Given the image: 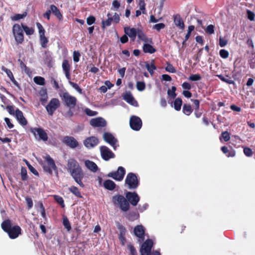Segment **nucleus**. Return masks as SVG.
<instances>
[{
    "mask_svg": "<svg viewBox=\"0 0 255 255\" xmlns=\"http://www.w3.org/2000/svg\"><path fill=\"white\" fill-rule=\"evenodd\" d=\"M60 106L59 100L57 98H52L48 104L46 106L45 108L48 114L52 116L55 111Z\"/></svg>",
    "mask_w": 255,
    "mask_h": 255,
    "instance_id": "12",
    "label": "nucleus"
},
{
    "mask_svg": "<svg viewBox=\"0 0 255 255\" xmlns=\"http://www.w3.org/2000/svg\"><path fill=\"white\" fill-rule=\"evenodd\" d=\"M54 199L62 208L65 207L64 201L62 197L59 195H54Z\"/></svg>",
    "mask_w": 255,
    "mask_h": 255,
    "instance_id": "45",
    "label": "nucleus"
},
{
    "mask_svg": "<svg viewBox=\"0 0 255 255\" xmlns=\"http://www.w3.org/2000/svg\"><path fill=\"white\" fill-rule=\"evenodd\" d=\"M103 185L106 189L110 191L114 190L116 186L115 183L110 179L105 180L103 183Z\"/></svg>",
    "mask_w": 255,
    "mask_h": 255,
    "instance_id": "29",
    "label": "nucleus"
},
{
    "mask_svg": "<svg viewBox=\"0 0 255 255\" xmlns=\"http://www.w3.org/2000/svg\"><path fill=\"white\" fill-rule=\"evenodd\" d=\"M63 224L65 228L68 230L70 231L71 229V224L67 217L63 218Z\"/></svg>",
    "mask_w": 255,
    "mask_h": 255,
    "instance_id": "48",
    "label": "nucleus"
},
{
    "mask_svg": "<svg viewBox=\"0 0 255 255\" xmlns=\"http://www.w3.org/2000/svg\"><path fill=\"white\" fill-rule=\"evenodd\" d=\"M15 116L19 124L22 126L27 124V121L24 117L23 113L19 109H16L15 111Z\"/></svg>",
    "mask_w": 255,
    "mask_h": 255,
    "instance_id": "21",
    "label": "nucleus"
},
{
    "mask_svg": "<svg viewBox=\"0 0 255 255\" xmlns=\"http://www.w3.org/2000/svg\"><path fill=\"white\" fill-rule=\"evenodd\" d=\"M23 30L17 23L12 26V33L17 44H21L24 41Z\"/></svg>",
    "mask_w": 255,
    "mask_h": 255,
    "instance_id": "10",
    "label": "nucleus"
},
{
    "mask_svg": "<svg viewBox=\"0 0 255 255\" xmlns=\"http://www.w3.org/2000/svg\"><path fill=\"white\" fill-rule=\"evenodd\" d=\"M128 249L130 252V255H137L136 251L133 245L131 244L128 245Z\"/></svg>",
    "mask_w": 255,
    "mask_h": 255,
    "instance_id": "58",
    "label": "nucleus"
},
{
    "mask_svg": "<svg viewBox=\"0 0 255 255\" xmlns=\"http://www.w3.org/2000/svg\"><path fill=\"white\" fill-rule=\"evenodd\" d=\"M136 88L139 91H142L145 88V84L144 82L138 81L136 83Z\"/></svg>",
    "mask_w": 255,
    "mask_h": 255,
    "instance_id": "51",
    "label": "nucleus"
},
{
    "mask_svg": "<svg viewBox=\"0 0 255 255\" xmlns=\"http://www.w3.org/2000/svg\"><path fill=\"white\" fill-rule=\"evenodd\" d=\"M121 6V4L117 0H114L112 2V9L118 10Z\"/></svg>",
    "mask_w": 255,
    "mask_h": 255,
    "instance_id": "62",
    "label": "nucleus"
},
{
    "mask_svg": "<svg viewBox=\"0 0 255 255\" xmlns=\"http://www.w3.org/2000/svg\"><path fill=\"white\" fill-rule=\"evenodd\" d=\"M39 95L40 96V101L42 104L44 105V103H46L48 99L47 90L46 89H41L39 92Z\"/></svg>",
    "mask_w": 255,
    "mask_h": 255,
    "instance_id": "30",
    "label": "nucleus"
},
{
    "mask_svg": "<svg viewBox=\"0 0 255 255\" xmlns=\"http://www.w3.org/2000/svg\"><path fill=\"white\" fill-rule=\"evenodd\" d=\"M20 175L21 179L22 181H26L28 179V176L27 174V170L25 167H21L20 171Z\"/></svg>",
    "mask_w": 255,
    "mask_h": 255,
    "instance_id": "44",
    "label": "nucleus"
},
{
    "mask_svg": "<svg viewBox=\"0 0 255 255\" xmlns=\"http://www.w3.org/2000/svg\"><path fill=\"white\" fill-rule=\"evenodd\" d=\"M26 163L31 172L35 175H38V171L28 162L27 161Z\"/></svg>",
    "mask_w": 255,
    "mask_h": 255,
    "instance_id": "57",
    "label": "nucleus"
},
{
    "mask_svg": "<svg viewBox=\"0 0 255 255\" xmlns=\"http://www.w3.org/2000/svg\"><path fill=\"white\" fill-rule=\"evenodd\" d=\"M27 15L26 12H24L22 14H16L11 17V19L13 21L18 20L25 17Z\"/></svg>",
    "mask_w": 255,
    "mask_h": 255,
    "instance_id": "46",
    "label": "nucleus"
},
{
    "mask_svg": "<svg viewBox=\"0 0 255 255\" xmlns=\"http://www.w3.org/2000/svg\"><path fill=\"white\" fill-rule=\"evenodd\" d=\"M90 124L93 127H104L106 126L107 123L103 118L98 117L92 119L90 121Z\"/></svg>",
    "mask_w": 255,
    "mask_h": 255,
    "instance_id": "20",
    "label": "nucleus"
},
{
    "mask_svg": "<svg viewBox=\"0 0 255 255\" xmlns=\"http://www.w3.org/2000/svg\"><path fill=\"white\" fill-rule=\"evenodd\" d=\"M81 54L78 51H74L73 52V60L75 62H78L80 60V57Z\"/></svg>",
    "mask_w": 255,
    "mask_h": 255,
    "instance_id": "60",
    "label": "nucleus"
},
{
    "mask_svg": "<svg viewBox=\"0 0 255 255\" xmlns=\"http://www.w3.org/2000/svg\"><path fill=\"white\" fill-rule=\"evenodd\" d=\"M244 153L248 157L252 156L253 154L252 149L248 147L244 148Z\"/></svg>",
    "mask_w": 255,
    "mask_h": 255,
    "instance_id": "55",
    "label": "nucleus"
},
{
    "mask_svg": "<svg viewBox=\"0 0 255 255\" xmlns=\"http://www.w3.org/2000/svg\"><path fill=\"white\" fill-rule=\"evenodd\" d=\"M192 111L193 110L190 105L187 104L183 105L182 112L185 115L189 116L192 113Z\"/></svg>",
    "mask_w": 255,
    "mask_h": 255,
    "instance_id": "36",
    "label": "nucleus"
},
{
    "mask_svg": "<svg viewBox=\"0 0 255 255\" xmlns=\"http://www.w3.org/2000/svg\"><path fill=\"white\" fill-rule=\"evenodd\" d=\"M99 139L94 136L86 138L83 141L84 145L88 148H92L97 145L99 143Z\"/></svg>",
    "mask_w": 255,
    "mask_h": 255,
    "instance_id": "17",
    "label": "nucleus"
},
{
    "mask_svg": "<svg viewBox=\"0 0 255 255\" xmlns=\"http://www.w3.org/2000/svg\"><path fill=\"white\" fill-rule=\"evenodd\" d=\"M145 67L147 71L149 72L150 75H153L154 73V70L156 69V67L154 64L153 61L151 64H149L148 62H145Z\"/></svg>",
    "mask_w": 255,
    "mask_h": 255,
    "instance_id": "33",
    "label": "nucleus"
},
{
    "mask_svg": "<svg viewBox=\"0 0 255 255\" xmlns=\"http://www.w3.org/2000/svg\"><path fill=\"white\" fill-rule=\"evenodd\" d=\"M134 235L139 238L140 241L144 240L145 229L142 225L136 226L133 230Z\"/></svg>",
    "mask_w": 255,
    "mask_h": 255,
    "instance_id": "19",
    "label": "nucleus"
},
{
    "mask_svg": "<svg viewBox=\"0 0 255 255\" xmlns=\"http://www.w3.org/2000/svg\"><path fill=\"white\" fill-rule=\"evenodd\" d=\"M125 34H127L133 41H134L137 34L138 29L126 27L124 28Z\"/></svg>",
    "mask_w": 255,
    "mask_h": 255,
    "instance_id": "24",
    "label": "nucleus"
},
{
    "mask_svg": "<svg viewBox=\"0 0 255 255\" xmlns=\"http://www.w3.org/2000/svg\"><path fill=\"white\" fill-rule=\"evenodd\" d=\"M1 107L3 109H6L7 110L8 112L10 115H15V111L14 109L13 106L8 105L6 107H5L3 105H1Z\"/></svg>",
    "mask_w": 255,
    "mask_h": 255,
    "instance_id": "49",
    "label": "nucleus"
},
{
    "mask_svg": "<svg viewBox=\"0 0 255 255\" xmlns=\"http://www.w3.org/2000/svg\"><path fill=\"white\" fill-rule=\"evenodd\" d=\"M143 51L144 53L152 54L156 51V49L150 44L146 43L143 45Z\"/></svg>",
    "mask_w": 255,
    "mask_h": 255,
    "instance_id": "31",
    "label": "nucleus"
},
{
    "mask_svg": "<svg viewBox=\"0 0 255 255\" xmlns=\"http://www.w3.org/2000/svg\"><path fill=\"white\" fill-rule=\"evenodd\" d=\"M166 65L167 66L165 67V70L167 72L172 73H176V70L171 64H170L169 62H167Z\"/></svg>",
    "mask_w": 255,
    "mask_h": 255,
    "instance_id": "47",
    "label": "nucleus"
},
{
    "mask_svg": "<svg viewBox=\"0 0 255 255\" xmlns=\"http://www.w3.org/2000/svg\"><path fill=\"white\" fill-rule=\"evenodd\" d=\"M138 216V214L135 212H130L127 214L126 217L128 220L133 221L137 219Z\"/></svg>",
    "mask_w": 255,
    "mask_h": 255,
    "instance_id": "40",
    "label": "nucleus"
},
{
    "mask_svg": "<svg viewBox=\"0 0 255 255\" xmlns=\"http://www.w3.org/2000/svg\"><path fill=\"white\" fill-rule=\"evenodd\" d=\"M59 96L65 106L68 107L69 109L75 108L77 102L76 97L71 96L67 92L60 93Z\"/></svg>",
    "mask_w": 255,
    "mask_h": 255,
    "instance_id": "4",
    "label": "nucleus"
},
{
    "mask_svg": "<svg viewBox=\"0 0 255 255\" xmlns=\"http://www.w3.org/2000/svg\"><path fill=\"white\" fill-rule=\"evenodd\" d=\"M123 99L128 103L133 106H137L138 104L130 92H126L123 94Z\"/></svg>",
    "mask_w": 255,
    "mask_h": 255,
    "instance_id": "22",
    "label": "nucleus"
},
{
    "mask_svg": "<svg viewBox=\"0 0 255 255\" xmlns=\"http://www.w3.org/2000/svg\"><path fill=\"white\" fill-rule=\"evenodd\" d=\"M34 82L37 85L43 86L45 85V79L41 76H36L33 79Z\"/></svg>",
    "mask_w": 255,
    "mask_h": 255,
    "instance_id": "41",
    "label": "nucleus"
},
{
    "mask_svg": "<svg viewBox=\"0 0 255 255\" xmlns=\"http://www.w3.org/2000/svg\"><path fill=\"white\" fill-rule=\"evenodd\" d=\"M112 201L113 204L123 212H127L130 208V205L127 199L122 195H115L112 197Z\"/></svg>",
    "mask_w": 255,
    "mask_h": 255,
    "instance_id": "2",
    "label": "nucleus"
},
{
    "mask_svg": "<svg viewBox=\"0 0 255 255\" xmlns=\"http://www.w3.org/2000/svg\"><path fill=\"white\" fill-rule=\"evenodd\" d=\"M1 227L11 239H15L21 234V228L18 225L12 226V222L9 219L4 220L1 224Z\"/></svg>",
    "mask_w": 255,
    "mask_h": 255,
    "instance_id": "1",
    "label": "nucleus"
},
{
    "mask_svg": "<svg viewBox=\"0 0 255 255\" xmlns=\"http://www.w3.org/2000/svg\"><path fill=\"white\" fill-rule=\"evenodd\" d=\"M222 151L226 154L228 157H234L236 155V152L234 149L229 150L227 146H224L221 147Z\"/></svg>",
    "mask_w": 255,
    "mask_h": 255,
    "instance_id": "32",
    "label": "nucleus"
},
{
    "mask_svg": "<svg viewBox=\"0 0 255 255\" xmlns=\"http://www.w3.org/2000/svg\"><path fill=\"white\" fill-rule=\"evenodd\" d=\"M182 104V100L180 98L175 99L173 103L174 108L176 111H179L181 110Z\"/></svg>",
    "mask_w": 255,
    "mask_h": 255,
    "instance_id": "37",
    "label": "nucleus"
},
{
    "mask_svg": "<svg viewBox=\"0 0 255 255\" xmlns=\"http://www.w3.org/2000/svg\"><path fill=\"white\" fill-rule=\"evenodd\" d=\"M62 67L63 71L65 74V76L66 78L69 80V84L72 86L75 90H76L79 93H81L82 89L78 86V85L75 83H74L70 81L71 80V75H70V70L71 66L69 64V61L67 59H64L63 61Z\"/></svg>",
    "mask_w": 255,
    "mask_h": 255,
    "instance_id": "3",
    "label": "nucleus"
},
{
    "mask_svg": "<svg viewBox=\"0 0 255 255\" xmlns=\"http://www.w3.org/2000/svg\"><path fill=\"white\" fill-rule=\"evenodd\" d=\"M104 140L107 143H109L116 150L117 147L119 146L118 144V140L114 135L110 133L106 132L103 134Z\"/></svg>",
    "mask_w": 255,
    "mask_h": 255,
    "instance_id": "16",
    "label": "nucleus"
},
{
    "mask_svg": "<svg viewBox=\"0 0 255 255\" xmlns=\"http://www.w3.org/2000/svg\"><path fill=\"white\" fill-rule=\"evenodd\" d=\"M63 142L71 148H75L79 145L78 141L74 137L71 136H64Z\"/></svg>",
    "mask_w": 255,
    "mask_h": 255,
    "instance_id": "18",
    "label": "nucleus"
},
{
    "mask_svg": "<svg viewBox=\"0 0 255 255\" xmlns=\"http://www.w3.org/2000/svg\"><path fill=\"white\" fill-rule=\"evenodd\" d=\"M45 159L46 161V164L43 165V168L44 171L51 175L53 173V170L57 172V168L56 165L54 160L50 157V156L49 155H47L45 157Z\"/></svg>",
    "mask_w": 255,
    "mask_h": 255,
    "instance_id": "9",
    "label": "nucleus"
},
{
    "mask_svg": "<svg viewBox=\"0 0 255 255\" xmlns=\"http://www.w3.org/2000/svg\"><path fill=\"white\" fill-rule=\"evenodd\" d=\"M85 112L87 115L90 117L96 116L98 114L97 112L92 111L89 108H86L85 110Z\"/></svg>",
    "mask_w": 255,
    "mask_h": 255,
    "instance_id": "54",
    "label": "nucleus"
},
{
    "mask_svg": "<svg viewBox=\"0 0 255 255\" xmlns=\"http://www.w3.org/2000/svg\"><path fill=\"white\" fill-rule=\"evenodd\" d=\"M153 245V242L151 239L146 240L141 245L140 253L141 255H161L158 251H153L151 253V249Z\"/></svg>",
    "mask_w": 255,
    "mask_h": 255,
    "instance_id": "5",
    "label": "nucleus"
},
{
    "mask_svg": "<svg viewBox=\"0 0 255 255\" xmlns=\"http://www.w3.org/2000/svg\"><path fill=\"white\" fill-rule=\"evenodd\" d=\"M165 25L163 23H160L155 24L153 26V28L156 29L157 31H159L161 29H163Z\"/></svg>",
    "mask_w": 255,
    "mask_h": 255,
    "instance_id": "63",
    "label": "nucleus"
},
{
    "mask_svg": "<svg viewBox=\"0 0 255 255\" xmlns=\"http://www.w3.org/2000/svg\"><path fill=\"white\" fill-rule=\"evenodd\" d=\"M137 36L138 38L141 40L146 42L148 41L147 37L144 33V32L142 31V30L140 29H138Z\"/></svg>",
    "mask_w": 255,
    "mask_h": 255,
    "instance_id": "42",
    "label": "nucleus"
},
{
    "mask_svg": "<svg viewBox=\"0 0 255 255\" xmlns=\"http://www.w3.org/2000/svg\"><path fill=\"white\" fill-rule=\"evenodd\" d=\"M125 174V169L122 166H119L116 171L109 173L108 177L112 178L116 181H121L123 180Z\"/></svg>",
    "mask_w": 255,
    "mask_h": 255,
    "instance_id": "11",
    "label": "nucleus"
},
{
    "mask_svg": "<svg viewBox=\"0 0 255 255\" xmlns=\"http://www.w3.org/2000/svg\"><path fill=\"white\" fill-rule=\"evenodd\" d=\"M201 76L198 74H192L190 75L189 77V80L192 81H199L201 80Z\"/></svg>",
    "mask_w": 255,
    "mask_h": 255,
    "instance_id": "53",
    "label": "nucleus"
},
{
    "mask_svg": "<svg viewBox=\"0 0 255 255\" xmlns=\"http://www.w3.org/2000/svg\"><path fill=\"white\" fill-rule=\"evenodd\" d=\"M1 70L2 71L4 72L7 76L9 78L11 81L12 83L17 88H20V86L18 83L15 80L14 77L13 75V74L10 69H8L5 68L4 66H2L1 68Z\"/></svg>",
    "mask_w": 255,
    "mask_h": 255,
    "instance_id": "25",
    "label": "nucleus"
},
{
    "mask_svg": "<svg viewBox=\"0 0 255 255\" xmlns=\"http://www.w3.org/2000/svg\"><path fill=\"white\" fill-rule=\"evenodd\" d=\"M85 165L88 169L93 172H96L98 169L97 164L94 162L89 160H85Z\"/></svg>",
    "mask_w": 255,
    "mask_h": 255,
    "instance_id": "28",
    "label": "nucleus"
},
{
    "mask_svg": "<svg viewBox=\"0 0 255 255\" xmlns=\"http://www.w3.org/2000/svg\"><path fill=\"white\" fill-rule=\"evenodd\" d=\"M125 195L128 203L133 206H136L140 200L139 196L135 192H127Z\"/></svg>",
    "mask_w": 255,
    "mask_h": 255,
    "instance_id": "13",
    "label": "nucleus"
},
{
    "mask_svg": "<svg viewBox=\"0 0 255 255\" xmlns=\"http://www.w3.org/2000/svg\"><path fill=\"white\" fill-rule=\"evenodd\" d=\"M68 189L75 196L80 198H82V196L78 187L75 186H72L69 187Z\"/></svg>",
    "mask_w": 255,
    "mask_h": 255,
    "instance_id": "35",
    "label": "nucleus"
},
{
    "mask_svg": "<svg viewBox=\"0 0 255 255\" xmlns=\"http://www.w3.org/2000/svg\"><path fill=\"white\" fill-rule=\"evenodd\" d=\"M125 184H127L129 189H135L139 185L137 176L133 173H128L125 180Z\"/></svg>",
    "mask_w": 255,
    "mask_h": 255,
    "instance_id": "8",
    "label": "nucleus"
},
{
    "mask_svg": "<svg viewBox=\"0 0 255 255\" xmlns=\"http://www.w3.org/2000/svg\"><path fill=\"white\" fill-rule=\"evenodd\" d=\"M220 56L224 59L227 58L229 56V52L225 49H221L219 52Z\"/></svg>",
    "mask_w": 255,
    "mask_h": 255,
    "instance_id": "52",
    "label": "nucleus"
},
{
    "mask_svg": "<svg viewBox=\"0 0 255 255\" xmlns=\"http://www.w3.org/2000/svg\"><path fill=\"white\" fill-rule=\"evenodd\" d=\"M107 16L108 18L106 20H102V28H104L106 26H109L111 25L112 22L113 21V18L112 17V14L109 12L107 14Z\"/></svg>",
    "mask_w": 255,
    "mask_h": 255,
    "instance_id": "34",
    "label": "nucleus"
},
{
    "mask_svg": "<svg viewBox=\"0 0 255 255\" xmlns=\"http://www.w3.org/2000/svg\"><path fill=\"white\" fill-rule=\"evenodd\" d=\"M81 167L78 161L74 158H70L68 160L67 164V169L69 172L74 169Z\"/></svg>",
    "mask_w": 255,
    "mask_h": 255,
    "instance_id": "23",
    "label": "nucleus"
},
{
    "mask_svg": "<svg viewBox=\"0 0 255 255\" xmlns=\"http://www.w3.org/2000/svg\"><path fill=\"white\" fill-rule=\"evenodd\" d=\"M96 20L95 17L93 15H90L87 18V23L90 25L94 23Z\"/></svg>",
    "mask_w": 255,
    "mask_h": 255,
    "instance_id": "64",
    "label": "nucleus"
},
{
    "mask_svg": "<svg viewBox=\"0 0 255 255\" xmlns=\"http://www.w3.org/2000/svg\"><path fill=\"white\" fill-rule=\"evenodd\" d=\"M218 77L222 81L225 82L228 84H233L234 81L232 80L228 79L224 77L222 75H217Z\"/></svg>",
    "mask_w": 255,
    "mask_h": 255,
    "instance_id": "61",
    "label": "nucleus"
},
{
    "mask_svg": "<svg viewBox=\"0 0 255 255\" xmlns=\"http://www.w3.org/2000/svg\"><path fill=\"white\" fill-rule=\"evenodd\" d=\"M29 131L33 134L34 137L39 140L46 141L48 139L47 133L45 130L41 128L30 127L29 128Z\"/></svg>",
    "mask_w": 255,
    "mask_h": 255,
    "instance_id": "6",
    "label": "nucleus"
},
{
    "mask_svg": "<svg viewBox=\"0 0 255 255\" xmlns=\"http://www.w3.org/2000/svg\"><path fill=\"white\" fill-rule=\"evenodd\" d=\"M100 150L102 158L105 161L115 157V154L106 146H101Z\"/></svg>",
    "mask_w": 255,
    "mask_h": 255,
    "instance_id": "14",
    "label": "nucleus"
},
{
    "mask_svg": "<svg viewBox=\"0 0 255 255\" xmlns=\"http://www.w3.org/2000/svg\"><path fill=\"white\" fill-rule=\"evenodd\" d=\"M36 26L37 27V28L38 29V32L39 34V36H41L45 35V29L43 26L41 25V24L39 22H36Z\"/></svg>",
    "mask_w": 255,
    "mask_h": 255,
    "instance_id": "50",
    "label": "nucleus"
},
{
    "mask_svg": "<svg viewBox=\"0 0 255 255\" xmlns=\"http://www.w3.org/2000/svg\"><path fill=\"white\" fill-rule=\"evenodd\" d=\"M205 31L209 34H212L214 33V26L212 24L208 25L205 29Z\"/></svg>",
    "mask_w": 255,
    "mask_h": 255,
    "instance_id": "56",
    "label": "nucleus"
},
{
    "mask_svg": "<svg viewBox=\"0 0 255 255\" xmlns=\"http://www.w3.org/2000/svg\"><path fill=\"white\" fill-rule=\"evenodd\" d=\"M22 28L27 35H31L34 32V29L33 27H29L27 25L21 24Z\"/></svg>",
    "mask_w": 255,
    "mask_h": 255,
    "instance_id": "38",
    "label": "nucleus"
},
{
    "mask_svg": "<svg viewBox=\"0 0 255 255\" xmlns=\"http://www.w3.org/2000/svg\"><path fill=\"white\" fill-rule=\"evenodd\" d=\"M40 43L42 47L45 48L47 47V43L48 42V38L45 35L39 36Z\"/></svg>",
    "mask_w": 255,
    "mask_h": 255,
    "instance_id": "39",
    "label": "nucleus"
},
{
    "mask_svg": "<svg viewBox=\"0 0 255 255\" xmlns=\"http://www.w3.org/2000/svg\"><path fill=\"white\" fill-rule=\"evenodd\" d=\"M138 6L139 7V9L141 10L142 13L143 14L146 13V9H145V6L146 3L145 2L144 0H139L138 3Z\"/></svg>",
    "mask_w": 255,
    "mask_h": 255,
    "instance_id": "43",
    "label": "nucleus"
},
{
    "mask_svg": "<svg viewBox=\"0 0 255 255\" xmlns=\"http://www.w3.org/2000/svg\"><path fill=\"white\" fill-rule=\"evenodd\" d=\"M174 22L180 29H183L184 28L185 25L183 20L179 14H177L174 16Z\"/></svg>",
    "mask_w": 255,
    "mask_h": 255,
    "instance_id": "27",
    "label": "nucleus"
},
{
    "mask_svg": "<svg viewBox=\"0 0 255 255\" xmlns=\"http://www.w3.org/2000/svg\"><path fill=\"white\" fill-rule=\"evenodd\" d=\"M221 136L226 142L228 141L230 139V133L227 131L223 132Z\"/></svg>",
    "mask_w": 255,
    "mask_h": 255,
    "instance_id": "59",
    "label": "nucleus"
},
{
    "mask_svg": "<svg viewBox=\"0 0 255 255\" xmlns=\"http://www.w3.org/2000/svg\"><path fill=\"white\" fill-rule=\"evenodd\" d=\"M49 10H51V13H52L59 20L63 19V15L56 6L54 4L50 5Z\"/></svg>",
    "mask_w": 255,
    "mask_h": 255,
    "instance_id": "26",
    "label": "nucleus"
},
{
    "mask_svg": "<svg viewBox=\"0 0 255 255\" xmlns=\"http://www.w3.org/2000/svg\"><path fill=\"white\" fill-rule=\"evenodd\" d=\"M71 176L73 177L75 181L81 187H84L85 185L82 182V179L84 177L85 173L81 167H79L77 169H74L69 172Z\"/></svg>",
    "mask_w": 255,
    "mask_h": 255,
    "instance_id": "7",
    "label": "nucleus"
},
{
    "mask_svg": "<svg viewBox=\"0 0 255 255\" xmlns=\"http://www.w3.org/2000/svg\"><path fill=\"white\" fill-rule=\"evenodd\" d=\"M142 121L140 118L136 116H132L130 118L129 125L134 130H139L142 127Z\"/></svg>",
    "mask_w": 255,
    "mask_h": 255,
    "instance_id": "15",
    "label": "nucleus"
}]
</instances>
